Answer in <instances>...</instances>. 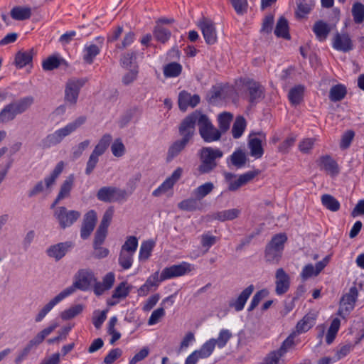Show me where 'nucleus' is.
<instances>
[{
  "instance_id": "obj_52",
  "label": "nucleus",
  "mask_w": 364,
  "mask_h": 364,
  "mask_svg": "<svg viewBox=\"0 0 364 364\" xmlns=\"http://www.w3.org/2000/svg\"><path fill=\"white\" fill-rule=\"evenodd\" d=\"M134 255V254L120 250L118 262L123 269H129L132 267Z\"/></svg>"
},
{
  "instance_id": "obj_23",
  "label": "nucleus",
  "mask_w": 364,
  "mask_h": 364,
  "mask_svg": "<svg viewBox=\"0 0 364 364\" xmlns=\"http://www.w3.org/2000/svg\"><path fill=\"white\" fill-rule=\"evenodd\" d=\"M317 318V313L311 311L307 313L296 324V328L298 333L307 332L315 324Z\"/></svg>"
},
{
  "instance_id": "obj_53",
  "label": "nucleus",
  "mask_w": 364,
  "mask_h": 364,
  "mask_svg": "<svg viewBox=\"0 0 364 364\" xmlns=\"http://www.w3.org/2000/svg\"><path fill=\"white\" fill-rule=\"evenodd\" d=\"M138 247V239L136 236H128L124 243L122 245V251L135 254Z\"/></svg>"
},
{
  "instance_id": "obj_21",
  "label": "nucleus",
  "mask_w": 364,
  "mask_h": 364,
  "mask_svg": "<svg viewBox=\"0 0 364 364\" xmlns=\"http://www.w3.org/2000/svg\"><path fill=\"white\" fill-rule=\"evenodd\" d=\"M358 295L357 288L355 287H350L349 291L341 298L340 311H345L346 313L352 311L354 309Z\"/></svg>"
},
{
  "instance_id": "obj_35",
  "label": "nucleus",
  "mask_w": 364,
  "mask_h": 364,
  "mask_svg": "<svg viewBox=\"0 0 364 364\" xmlns=\"http://www.w3.org/2000/svg\"><path fill=\"white\" fill-rule=\"evenodd\" d=\"M112 137L109 134H104L102 138L100 139L97 145L95 146L93 151H92V154L95 156H102L109 147Z\"/></svg>"
},
{
  "instance_id": "obj_2",
  "label": "nucleus",
  "mask_w": 364,
  "mask_h": 364,
  "mask_svg": "<svg viewBox=\"0 0 364 364\" xmlns=\"http://www.w3.org/2000/svg\"><path fill=\"white\" fill-rule=\"evenodd\" d=\"M86 119V117L80 116L76 118L74 121L68 123L64 127L48 134L41 140L40 144L41 147L43 149H46L60 144L65 137L75 132L79 127L85 124Z\"/></svg>"
},
{
  "instance_id": "obj_8",
  "label": "nucleus",
  "mask_w": 364,
  "mask_h": 364,
  "mask_svg": "<svg viewBox=\"0 0 364 364\" xmlns=\"http://www.w3.org/2000/svg\"><path fill=\"white\" fill-rule=\"evenodd\" d=\"M200 111L196 110L186 116L180 124L178 132L182 136V141L188 144L192 139L195 134V127L198 124V119H199Z\"/></svg>"
},
{
  "instance_id": "obj_17",
  "label": "nucleus",
  "mask_w": 364,
  "mask_h": 364,
  "mask_svg": "<svg viewBox=\"0 0 364 364\" xmlns=\"http://www.w3.org/2000/svg\"><path fill=\"white\" fill-rule=\"evenodd\" d=\"M183 170L181 168H177L156 189H155L152 195L159 197L171 189L174 184L179 180L181 176Z\"/></svg>"
},
{
  "instance_id": "obj_31",
  "label": "nucleus",
  "mask_w": 364,
  "mask_h": 364,
  "mask_svg": "<svg viewBox=\"0 0 364 364\" xmlns=\"http://www.w3.org/2000/svg\"><path fill=\"white\" fill-rule=\"evenodd\" d=\"M305 87L302 85H297L291 88L288 93V98L291 105H299L304 99Z\"/></svg>"
},
{
  "instance_id": "obj_18",
  "label": "nucleus",
  "mask_w": 364,
  "mask_h": 364,
  "mask_svg": "<svg viewBox=\"0 0 364 364\" xmlns=\"http://www.w3.org/2000/svg\"><path fill=\"white\" fill-rule=\"evenodd\" d=\"M328 257H326L323 260L318 262L315 267L312 264L305 265L300 274L303 280H307L311 277L317 276L328 263Z\"/></svg>"
},
{
  "instance_id": "obj_34",
  "label": "nucleus",
  "mask_w": 364,
  "mask_h": 364,
  "mask_svg": "<svg viewBox=\"0 0 364 364\" xmlns=\"http://www.w3.org/2000/svg\"><path fill=\"white\" fill-rule=\"evenodd\" d=\"M188 143L181 139L174 141L167 151L166 161L170 162L176 158L187 146Z\"/></svg>"
},
{
  "instance_id": "obj_38",
  "label": "nucleus",
  "mask_w": 364,
  "mask_h": 364,
  "mask_svg": "<svg viewBox=\"0 0 364 364\" xmlns=\"http://www.w3.org/2000/svg\"><path fill=\"white\" fill-rule=\"evenodd\" d=\"M347 94V90L345 85L338 84L333 86L329 91V99L332 102H338L342 100Z\"/></svg>"
},
{
  "instance_id": "obj_56",
  "label": "nucleus",
  "mask_w": 364,
  "mask_h": 364,
  "mask_svg": "<svg viewBox=\"0 0 364 364\" xmlns=\"http://www.w3.org/2000/svg\"><path fill=\"white\" fill-rule=\"evenodd\" d=\"M287 240V237L284 233H279L275 235L270 242L267 244L269 246H272L273 248L277 249L282 252L284 250V243Z\"/></svg>"
},
{
  "instance_id": "obj_32",
  "label": "nucleus",
  "mask_w": 364,
  "mask_h": 364,
  "mask_svg": "<svg viewBox=\"0 0 364 364\" xmlns=\"http://www.w3.org/2000/svg\"><path fill=\"white\" fill-rule=\"evenodd\" d=\"M74 183L75 176L73 174H70L66 177L60 185V190L58 193L59 195V198L65 199L70 196V193L73 188Z\"/></svg>"
},
{
  "instance_id": "obj_58",
  "label": "nucleus",
  "mask_w": 364,
  "mask_h": 364,
  "mask_svg": "<svg viewBox=\"0 0 364 364\" xmlns=\"http://www.w3.org/2000/svg\"><path fill=\"white\" fill-rule=\"evenodd\" d=\"M198 200L196 197L195 198H188L180 202L178 207L182 210L194 211L198 207Z\"/></svg>"
},
{
  "instance_id": "obj_36",
  "label": "nucleus",
  "mask_w": 364,
  "mask_h": 364,
  "mask_svg": "<svg viewBox=\"0 0 364 364\" xmlns=\"http://www.w3.org/2000/svg\"><path fill=\"white\" fill-rule=\"evenodd\" d=\"M274 34L279 38L290 39L288 21L284 17L281 16L279 18L274 29Z\"/></svg>"
},
{
  "instance_id": "obj_1",
  "label": "nucleus",
  "mask_w": 364,
  "mask_h": 364,
  "mask_svg": "<svg viewBox=\"0 0 364 364\" xmlns=\"http://www.w3.org/2000/svg\"><path fill=\"white\" fill-rule=\"evenodd\" d=\"M93 282H95V277L92 272L84 269H80L74 276L73 284L63 289L42 308L35 318L36 322L41 321L57 304L73 294L77 289L88 290Z\"/></svg>"
},
{
  "instance_id": "obj_3",
  "label": "nucleus",
  "mask_w": 364,
  "mask_h": 364,
  "mask_svg": "<svg viewBox=\"0 0 364 364\" xmlns=\"http://www.w3.org/2000/svg\"><path fill=\"white\" fill-rule=\"evenodd\" d=\"M33 102V97L26 96L6 105L0 111V123L6 124L13 121L17 115L27 111Z\"/></svg>"
},
{
  "instance_id": "obj_9",
  "label": "nucleus",
  "mask_w": 364,
  "mask_h": 364,
  "mask_svg": "<svg viewBox=\"0 0 364 364\" xmlns=\"http://www.w3.org/2000/svg\"><path fill=\"white\" fill-rule=\"evenodd\" d=\"M258 170L247 171L243 174H241L238 178H236V175L232 173L225 172L224 173L225 181L228 184V189L230 191H235L238 190L241 186L245 185L255 176L259 174Z\"/></svg>"
},
{
  "instance_id": "obj_24",
  "label": "nucleus",
  "mask_w": 364,
  "mask_h": 364,
  "mask_svg": "<svg viewBox=\"0 0 364 364\" xmlns=\"http://www.w3.org/2000/svg\"><path fill=\"white\" fill-rule=\"evenodd\" d=\"M255 287L252 284L249 285L240 294L238 297L235 300L230 302V307L234 308L236 311H242L245 305L254 291Z\"/></svg>"
},
{
  "instance_id": "obj_4",
  "label": "nucleus",
  "mask_w": 364,
  "mask_h": 364,
  "mask_svg": "<svg viewBox=\"0 0 364 364\" xmlns=\"http://www.w3.org/2000/svg\"><path fill=\"white\" fill-rule=\"evenodd\" d=\"M223 152L220 149L210 146L203 147L200 150V164L198 171L200 174H206L213 171L218 166L217 159L222 158Z\"/></svg>"
},
{
  "instance_id": "obj_43",
  "label": "nucleus",
  "mask_w": 364,
  "mask_h": 364,
  "mask_svg": "<svg viewBox=\"0 0 364 364\" xmlns=\"http://www.w3.org/2000/svg\"><path fill=\"white\" fill-rule=\"evenodd\" d=\"M246 125V120L243 117L238 116L236 117L232 128V134L234 139H239L242 135Z\"/></svg>"
},
{
  "instance_id": "obj_37",
  "label": "nucleus",
  "mask_w": 364,
  "mask_h": 364,
  "mask_svg": "<svg viewBox=\"0 0 364 364\" xmlns=\"http://www.w3.org/2000/svg\"><path fill=\"white\" fill-rule=\"evenodd\" d=\"M248 147L250 150V155L255 159H260L263 154L264 149L262 146V140L255 137L250 139L248 141Z\"/></svg>"
},
{
  "instance_id": "obj_45",
  "label": "nucleus",
  "mask_w": 364,
  "mask_h": 364,
  "mask_svg": "<svg viewBox=\"0 0 364 364\" xmlns=\"http://www.w3.org/2000/svg\"><path fill=\"white\" fill-rule=\"evenodd\" d=\"M233 115L230 112H224L218 115V127L222 134L225 133L230 128Z\"/></svg>"
},
{
  "instance_id": "obj_19",
  "label": "nucleus",
  "mask_w": 364,
  "mask_h": 364,
  "mask_svg": "<svg viewBox=\"0 0 364 364\" xmlns=\"http://www.w3.org/2000/svg\"><path fill=\"white\" fill-rule=\"evenodd\" d=\"M275 277H276L275 292L279 296L283 295L289 289V286H290L289 277L282 268H279L276 272Z\"/></svg>"
},
{
  "instance_id": "obj_10",
  "label": "nucleus",
  "mask_w": 364,
  "mask_h": 364,
  "mask_svg": "<svg viewBox=\"0 0 364 364\" xmlns=\"http://www.w3.org/2000/svg\"><path fill=\"white\" fill-rule=\"evenodd\" d=\"M81 214L77 210H68L65 207H58L54 211V216L58 220L61 228L65 229L70 227L80 217Z\"/></svg>"
},
{
  "instance_id": "obj_64",
  "label": "nucleus",
  "mask_w": 364,
  "mask_h": 364,
  "mask_svg": "<svg viewBox=\"0 0 364 364\" xmlns=\"http://www.w3.org/2000/svg\"><path fill=\"white\" fill-rule=\"evenodd\" d=\"M296 139V136L290 134L278 146V151L281 153H287L290 148L294 144Z\"/></svg>"
},
{
  "instance_id": "obj_11",
  "label": "nucleus",
  "mask_w": 364,
  "mask_h": 364,
  "mask_svg": "<svg viewBox=\"0 0 364 364\" xmlns=\"http://www.w3.org/2000/svg\"><path fill=\"white\" fill-rule=\"evenodd\" d=\"M85 83V80L84 79H71L67 82L65 87L64 97V100L66 104L70 106L76 105L80 91Z\"/></svg>"
},
{
  "instance_id": "obj_33",
  "label": "nucleus",
  "mask_w": 364,
  "mask_h": 364,
  "mask_svg": "<svg viewBox=\"0 0 364 364\" xmlns=\"http://www.w3.org/2000/svg\"><path fill=\"white\" fill-rule=\"evenodd\" d=\"M31 9L26 6H14L10 11L11 18L16 21L29 19L31 16Z\"/></svg>"
},
{
  "instance_id": "obj_14",
  "label": "nucleus",
  "mask_w": 364,
  "mask_h": 364,
  "mask_svg": "<svg viewBox=\"0 0 364 364\" xmlns=\"http://www.w3.org/2000/svg\"><path fill=\"white\" fill-rule=\"evenodd\" d=\"M201 29L203 38L207 44L213 45L217 42V33L213 22L206 18L200 19L198 23Z\"/></svg>"
},
{
  "instance_id": "obj_27",
  "label": "nucleus",
  "mask_w": 364,
  "mask_h": 364,
  "mask_svg": "<svg viewBox=\"0 0 364 364\" xmlns=\"http://www.w3.org/2000/svg\"><path fill=\"white\" fill-rule=\"evenodd\" d=\"M321 168L327 171L332 176L339 173V168L337 162L330 156L326 155L320 158Z\"/></svg>"
},
{
  "instance_id": "obj_29",
  "label": "nucleus",
  "mask_w": 364,
  "mask_h": 364,
  "mask_svg": "<svg viewBox=\"0 0 364 364\" xmlns=\"http://www.w3.org/2000/svg\"><path fill=\"white\" fill-rule=\"evenodd\" d=\"M58 326V323H53L50 326L44 328L40 331L33 338L30 340L27 344L29 345L33 348V350L36 349L44 341L45 338L50 335Z\"/></svg>"
},
{
  "instance_id": "obj_47",
  "label": "nucleus",
  "mask_w": 364,
  "mask_h": 364,
  "mask_svg": "<svg viewBox=\"0 0 364 364\" xmlns=\"http://www.w3.org/2000/svg\"><path fill=\"white\" fill-rule=\"evenodd\" d=\"M155 246V242L149 240L144 241L140 247L139 259L146 260L151 256V252Z\"/></svg>"
},
{
  "instance_id": "obj_30",
  "label": "nucleus",
  "mask_w": 364,
  "mask_h": 364,
  "mask_svg": "<svg viewBox=\"0 0 364 364\" xmlns=\"http://www.w3.org/2000/svg\"><path fill=\"white\" fill-rule=\"evenodd\" d=\"M312 30L315 33L316 38L319 41H324L331 32V28L329 25L321 20L318 21L314 23Z\"/></svg>"
},
{
  "instance_id": "obj_54",
  "label": "nucleus",
  "mask_w": 364,
  "mask_h": 364,
  "mask_svg": "<svg viewBox=\"0 0 364 364\" xmlns=\"http://www.w3.org/2000/svg\"><path fill=\"white\" fill-rule=\"evenodd\" d=\"M215 346V338H211L206 341L197 352L201 358H206L212 354Z\"/></svg>"
},
{
  "instance_id": "obj_22",
  "label": "nucleus",
  "mask_w": 364,
  "mask_h": 364,
  "mask_svg": "<svg viewBox=\"0 0 364 364\" xmlns=\"http://www.w3.org/2000/svg\"><path fill=\"white\" fill-rule=\"evenodd\" d=\"M247 91L250 96L249 102L252 105L258 103L264 97V89L257 82L253 80L248 82Z\"/></svg>"
},
{
  "instance_id": "obj_42",
  "label": "nucleus",
  "mask_w": 364,
  "mask_h": 364,
  "mask_svg": "<svg viewBox=\"0 0 364 364\" xmlns=\"http://www.w3.org/2000/svg\"><path fill=\"white\" fill-rule=\"evenodd\" d=\"M153 35L157 41L165 43L170 39L171 32L165 27L158 25L155 26Z\"/></svg>"
},
{
  "instance_id": "obj_59",
  "label": "nucleus",
  "mask_w": 364,
  "mask_h": 364,
  "mask_svg": "<svg viewBox=\"0 0 364 364\" xmlns=\"http://www.w3.org/2000/svg\"><path fill=\"white\" fill-rule=\"evenodd\" d=\"M268 295V291L266 289H262L257 291L253 296L250 304L247 309L248 311H253L260 303V301Z\"/></svg>"
},
{
  "instance_id": "obj_50",
  "label": "nucleus",
  "mask_w": 364,
  "mask_h": 364,
  "mask_svg": "<svg viewBox=\"0 0 364 364\" xmlns=\"http://www.w3.org/2000/svg\"><path fill=\"white\" fill-rule=\"evenodd\" d=\"M353 21L355 23H361L364 21V5L356 1L353 4L351 9Z\"/></svg>"
},
{
  "instance_id": "obj_6",
  "label": "nucleus",
  "mask_w": 364,
  "mask_h": 364,
  "mask_svg": "<svg viewBox=\"0 0 364 364\" xmlns=\"http://www.w3.org/2000/svg\"><path fill=\"white\" fill-rule=\"evenodd\" d=\"M63 168L64 162L62 161H59L50 174L44 178V181H38L31 190H29L28 196L29 198H32L42 193L44 191L45 186L46 188H51L55 184L57 178L63 172Z\"/></svg>"
},
{
  "instance_id": "obj_13",
  "label": "nucleus",
  "mask_w": 364,
  "mask_h": 364,
  "mask_svg": "<svg viewBox=\"0 0 364 364\" xmlns=\"http://www.w3.org/2000/svg\"><path fill=\"white\" fill-rule=\"evenodd\" d=\"M74 242L65 241L50 245L46 250V254L49 257L53 258L55 261L60 260L66 254L74 247Z\"/></svg>"
},
{
  "instance_id": "obj_63",
  "label": "nucleus",
  "mask_w": 364,
  "mask_h": 364,
  "mask_svg": "<svg viewBox=\"0 0 364 364\" xmlns=\"http://www.w3.org/2000/svg\"><path fill=\"white\" fill-rule=\"evenodd\" d=\"M231 333L227 329H223L220 331L218 337L215 339V345L219 348H223L231 338Z\"/></svg>"
},
{
  "instance_id": "obj_61",
  "label": "nucleus",
  "mask_w": 364,
  "mask_h": 364,
  "mask_svg": "<svg viewBox=\"0 0 364 364\" xmlns=\"http://www.w3.org/2000/svg\"><path fill=\"white\" fill-rule=\"evenodd\" d=\"M113 214L114 210L112 209V208H109L107 210H106L98 228L107 230L108 227L109 226L110 223L112 221Z\"/></svg>"
},
{
  "instance_id": "obj_62",
  "label": "nucleus",
  "mask_w": 364,
  "mask_h": 364,
  "mask_svg": "<svg viewBox=\"0 0 364 364\" xmlns=\"http://www.w3.org/2000/svg\"><path fill=\"white\" fill-rule=\"evenodd\" d=\"M112 154L116 157H121L124 154L125 146L120 139H117L111 146Z\"/></svg>"
},
{
  "instance_id": "obj_5",
  "label": "nucleus",
  "mask_w": 364,
  "mask_h": 364,
  "mask_svg": "<svg viewBox=\"0 0 364 364\" xmlns=\"http://www.w3.org/2000/svg\"><path fill=\"white\" fill-rule=\"evenodd\" d=\"M198 127L200 137L206 143L219 141L222 136L221 132L213 124L208 117L200 111Z\"/></svg>"
},
{
  "instance_id": "obj_25",
  "label": "nucleus",
  "mask_w": 364,
  "mask_h": 364,
  "mask_svg": "<svg viewBox=\"0 0 364 364\" xmlns=\"http://www.w3.org/2000/svg\"><path fill=\"white\" fill-rule=\"evenodd\" d=\"M33 55V49L19 50L15 55L14 64L18 69L23 68L26 65H32Z\"/></svg>"
},
{
  "instance_id": "obj_16",
  "label": "nucleus",
  "mask_w": 364,
  "mask_h": 364,
  "mask_svg": "<svg viewBox=\"0 0 364 364\" xmlns=\"http://www.w3.org/2000/svg\"><path fill=\"white\" fill-rule=\"evenodd\" d=\"M333 48L338 51L348 53L353 49V43L348 33H336L332 40Z\"/></svg>"
},
{
  "instance_id": "obj_48",
  "label": "nucleus",
  "mask_w": 364,
  "mask_h": 364,
  "mask_svg": "<svg viewBox=\"0 0 364 364\" xmlns=\"http://www.w3.org/2000/svg\"><path fill=\"white\" fill-rule=\"evenodd\" d=\"M63 61V59L57 55H50L43 61L42 68L46 71H50L58 68Z\"/></svg>"
},
{
  "instance_id": "obj_41",
  "label": "nucleus",
  "mask_w": 364,
  "mask_h": 364,
  "mask_svg": "<svg viewBox=\"0 0 364 364\" xmlns=\"http://www.w3.org/2000/svg\"><path fill=\"white\" fill-rule=\"evenodd\" d=\"M297 1V9L295 11V15L297 18H301L311 11L312 7L314 6V3L311 0Z\"/></svg>"
},
{
  "instance_id": "obj_60",
  "label": "nucleus",
  "mask_w": 364,
  "mask_h": 364,
  "mask_svg": "<svg viewBox=\"0 0 364 364\" xmlns=\"http://www.w3.org/2000/svg\"><path fill=\"white\" fill-rule=\"evenodd\" d=\"M139 73L138 66L134 65L132 69H130L123 77H122V82L125 85H130L134 81L136 80L137 75Z\"/></svg>"
},
{
  "instance_id": "obj_55",
  "label": "nucleus",
  "mask_w": 364,
  "mask_h": 364,
  "mask_svg": "<svg viewBox=\"0 0 364 364\" xmlns=\"http://www.w3.org/2000/svg\"><path fill=\"white\" fill-rule=\"evenodd\" d=\"M341 321L338 318H334L327 331L326 336V341L328 344H331L336 338L339 330Z\"/></svg>"
},
{
  "instance_id": "obj_28",
  "label": "nucleus",
  "mask_w": 364,
  "mask_h": 364,
  "mask_svg": "<svg viewBox=\"0 0 364 364\" xmlns=\"http://www.w3.org/2000/svg\"><path fill=\"white\" fill-rule=\"evenodd\" d=\"M241 214V210L239 208H231L218 211L213 215V218L220 222L232 220L237 218Z\"/></svg>"
},
{
  "instance_id": "obj_40",
  "label": "nucleus",
  "mask_w": 364,
  "mask_h": 364,
  "mask_svg": "<svg viewBox=\"0 0 364 364\" xmlns=\"http://www.w3.org/2000/svg\"><path fill=\"white\" fill-rule=\"evenodd\" d=\"M322 205L332 212H336L340 209L339 201L330 194H323L321 198Z\"/></svg>"
},
{
  "instance_id": "obj_39",
  "label": "nucleus",
  "mask_w": 364,
  "mask_h": 364,
  "mask_svg": "<svg viewBox=\"0 0 364 364\" xmlns=\"http://www.w3.org/2000/svg\"><path fill=\"white\" fill-rule=\"evenodd\" d=\"M100 49L95 44L86 45L83 49V60L88 64H92L95 58L100 53Z\"/></svg>"
},
{
  "instance_id": "obj_15",
  "label": "nucleus",
  "mask_w": 364,
  "mask_h": 364,
  "mask_svg": "<svg viewBox=\"0 0 364 364\" xmlns=\"http://www.w3.org/2000/svg\"><path fill=\"white\" fill-rule=\"evenodd\" d=\"M97 220L95 210H90L84 215L80 228V237L83 240L87 239L95 229Z\"/></svg>"
},
{
  "instance_id": "obj_44",
  "label": "nucleus",
  "mask_w": 364,
  "mask_h": 364,
  "mask_svg": "<svg viewBox=\"0 0 364 364\" xmlns=\"http://www.w3.org/2000/svg\"><path fill=\"white\" fill-rule=\"evenodd\" d=\"M214 189V184L212 182H206L193 191V195L198 200L203 199L210 194Z\"/></svg>"
},
{
  "instance_id": "obj_20",
  "label": "nucleus",
  "mask_w": 364,
  "mask_h": 364,
  "mask_svg": "<svg viewBox=\"0 0 364 364\" xmlns=\"http://www.w3.org/2000/svg\"><path fill=\"white\" fill-rule=\"evenodd\" d=\"M115 281V275L113 272H108L105 275L102 279V282H97L95 279V282H93L94 287L93 291L95 295L100 296L105 291L110 289Z\"/></svg>"
},
{
  "instance_id": "obj_12",
  "label": "nucleus",
  "mask_w": 364,
  "mask_h": 364,
  "mask_svg": "<svg viewBox=\"0 0 364 364\" xmlns=\"http://www.w3.org/2000/svg\"><path fill=\"white\" fill-rule=\"evenodd\" d=\"M191 264L183 262L179 264H173L164 268L160 274V281L163 282L173 277L185 275L191 271Z\"/></svg>"
},
{
  "instance_id": "obj_49",
  "label": "nucleus",
  "mask_w": 364,
  "mask_h": 364,
  "mask_svg": "<svg viewBox=\"0 0 364 364\" xmlns=\"http://www.w3.org/2000/svg\"><path fill=\"white\" fill-rule=\"evenodd\" d=\"M282 251L267 245L265 248L264 257L267 262L278 263L282 255Z\"/></svg>"
},
{
  "instance_id": "obj_26",
  "label": "nucleus",
  "mask_w": 364,
  "mask_h": 364,
  "mask_svg": "<svg viewBox=\"0 0 364 364\" xmlns=\"http://www.w3.org/2000/svg\"><path fill=\"white\" fill-rule=\"evenodd\" d=\"M247 161V156L245 153L240 149L235 150L227 159V164L228 166L232 165L236 168H241L244 167Z\"/></svg>"
},
{
  "instance_id": "obj_7",
  "label": "nucleus",
  "mask_w": 364,
  "mask_h": 364,
  "mask_svg": "<svg viewBox=\"0 0 364 364\" xmlns=\"http://www.w3.org/2000/svg\"><path fill=\"white\" fill-rule=\"evenodd\" d=\"M99 200L105 203L122 202L128 198L126 190L115 186H103L97 193Z\"/></svg>"
},
{
  "instance_id": "obj_57",
  "label": "nucleus",
  "mask_w": 364,
  "mask_h": 364,
  "mask_svg": "<svg viewBox=\"0 0 364 364\" xmlns=\"http://www.w3.org/2000/svg\"><path fill=\"white\" fill-rule=\"evenodd\" d=\"M181 70L182 67L179 63H171L164 67V74L167 77H174L181 74Z\"/></svg>"
},
{
  "instance_id": "obj_51",
  "label": "nucleus",
  "mask_w": 364,
  "mask_h": 364,
  "mask_svg": "<svg viewBox=\"0 0 364 364\" xmlns=\"http://www.w3.org/2000/svg\"><path fill=\"white\" fill-rule=\"evenodd\" d=\"M132 289L131 286H128L126 282H121L114 290L112 299H124L126 298Z\"/></svg>"
},
{
  "instance_id": "obj_46",
  "label": "nucleus",
  "mask_w": 364,
  "mask_h": 364,
  "mask_svg": "<svg viewBox=\"0 0 364 364\" xmlns=\"http://www.w3.org/2000/svg\"><path fill=\"white\" fill-rule=\"evenodd\" d=\"M84 309L82 304H76L70 306L68 309L64 310L60 313V317L63 320L67 321L72 319L80 314Z\"/></svg>"
}]
</instances>
